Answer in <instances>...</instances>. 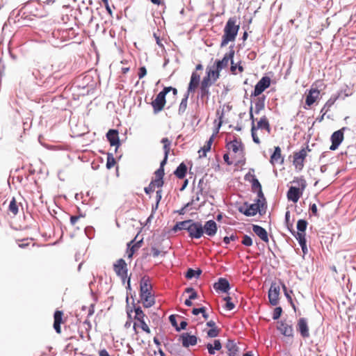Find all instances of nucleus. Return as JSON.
<instances>
[{
  "label": "nucleus",
  "instance_id": "f257e3e1",
  "mask_svg": "<svg viewBox=\"0 0 356 356\" xmlns=\"http://www.w3.org/2000/svg\"><path fill=\"white\" fill-rule=\"evenodd\" d=\"M152 285L149 276L144 275L140 281V299L143 307L149 308L155 304L154 295L152 294Z\"/></svg>",
  "mask_w": 356,
  "mask_h": 356
},
{
  "label": "nucleus",
  "instance_id": "f03ea898",
  "mask_svg": "<svg viewBox=\"0 0 356 356\" xmlns=\"http://www.w3.org/2000/svg\"><path fill=\"white\" fill-rule=\"evenodd\" d=\"M237 20L235 17H230L225 24L222 37L220 47H225L229 42H234L238 35L240 26L236 24Z\"/></svg>",
  "mask_w": 356,
  "mask_h": 356
},
{
  "label": "nucleus",
  "instance_id": "7ed1b4c3",
  "mask_svg": "<svg viewBox=\"0 0 356 356\" xmlns=\"http://www.w3.org/2000/svg\"><path fill=\"white\" fill-rule=\"evenodd\" d=\"M293 183H297L300 186V188L291 186L287 191L286 196L289 200L296 203L302 196L307 184L306 181L303 178H300V179L298 178H295Z\"/></svg>",
  "mask_w": 356,
  "mask_h": 356
},
{
  "label": "nucleus",
  "instance_id": "20e7f679",
  "mask_svg": "<svg viewBox=\"0 0 356 356\" xmlns=\"http://www.w3.org/2000/svg\"><path fill=\"white\" fill-rule=\"evenodd\" d=\"M41 10L42 5L37 1L33 0L25 3L24 6L18 11L16 17L21 16L22 18H26V16L24 15L28 13L31 15L42 17L44 15L40 13Z\"/></svg>",
  "mask_w": 356,
  "mask_h": 356
},
{
  "label": "nucleus",
  "instance_id": "39448f33",
  "mask_svg": "<svg viewBox=\"0 0 356 356\" xmlns=\"http://www.w3.org/2000/svg\"><path fill=\"white\" fill-rule=\"evenodd\" d=\"M261 200L257 199L255 203L249 204L248 202H245L243 206H240L238 208V211L245 215V216H254L257 213L262 215V211L264 210V203L260 204Z\"/></svg>",
  "mask_w": 356,
  "mask_h": 356
},
{
  "label": "nucleus",
  "instance_id": "423d86ee",
  "mask_svg": "<svg viewBox=\"0 0 356 356\" xmlns=\"http://www.w3.org/2000/svg\"><path fill=\"white\" fill-rule=\"evenodd\" d=\"M188 236L191 239H199L203 236L202 225L199 221L191 219V223L187 226Z\"/></svg>",
  "mask_w": 356,
  "mask_h": 356
},
{
  "label": "nucleus",
  "instance_id": "0eeeda50",
  "mask_svg": "<svg viewBox=\"0 0 356 356\" xmlns=\"http://www.w3.org/2000/svg\"><path fill=\"white\" fill-rule=\"evenodd\" d=\"M307 151H310L308 146H307L306 148L301 149L298 152H295L293 154V163L296 169L298 171L302 170L304 167V161L307 156Z\"/></svg>",
  "mask_w": 356,
  "mask_h": 356
},
{
  "label": "nucleus",
  "instance_id": "6e6552de",
  "mask_svg": "<svg viewBox=\"0 0 356 356\" xmlns=\"http://www.w3.org/2000/svg\"><path fill=\"white\" fill-rule=\"evenodd\" d=\"M270 86V78L267 76H263L255 85L254 90L251 93V97H258L266 89Z\"/></svg>",
  "mask_w": 356,
  "mask_h": 356
},
{
  "label": "nucleus",
  "instance_id": "1a4fd4ad",
  "mask_svg": "<svg viewBox=\"0 0 356 356\" xmlns=\"http://www.w3.org/2000/svg\"><path fill=\"white\" fill-rule=\"evenodd\" d=\"M234 45L229 47V51L226 53L221 60H216L214 63V67H217L218 70H222L223 68L228 65L229 60L231 61L234 56Z\"/></svg>",
  "mask_w": 356,
  "mask_h": 356
},
{
  "label": "nucleus",
  "instance_id": "9d476101",
  "mask_svg": "<svg viewBox=\"0 0 356 356\" xmlns=\"http://www.w3.org/2000/svg\"><path fill=\"white\" fill-rule=\"evenodd\" d=\"M198 340L201 341L197 336L189 332H184L179 336V341L184 348L195 346Z\"/></svg>",
  "mask_w": 356,
  "mask_h": 356
},
{
  "label": "nucleus",
  "instance_id": "9b49d317",
  "mask_svg": "<svg viewBox=\"0 0 356 356\" xmlns=\"http://www.w3.org/2000/svg\"><path fill=\"white\" fill-rule=\"evenodd\" d=\"M280 291V284H277L275 282H272L268 293L269 302L271 305L276 306L278 304Z\"/></svg>",
  "mask_w": 356,
  "mask_h": 356
},
{
  "label": "nucleus",
  "instance_id": "f8f14e48",
  "mask_svg": "<svg viewBox=\"0 0 356 356\" xmlns=\"http://www.w3.org/2000/svg\"><path fill=\"white\" fill-rule=\"evenodd\" d=\"M346 127H343L336 131H334L330 137L331 145L330 147V150H336L339 146L341 145L343 140V131L346 129Z\"/></svg>",
  "mask_w": 356,
  "mask_h": 356
},
{
  "label": "nucleus",
  "instance_id": "ddd939ff",
  "mask_svg": "<svg viewBox=\"0 0 356 356\" xmlns=\"http://www.w3.org/2000/svg\"><path fill=\"white\" fill-rule=\"evenodd\" d=\"M113 270L116 275L120 277L123 280L127 277V265L123 259H120L113 265Z\"/></svg>",
  "mask_w": 356,
  "mask_h": 356
},
{
  "label": "nucleus",
  "instance_id": "4468645a",
  "mask_svg": "<svg viewBox=\"0 0 356 356\" xmlns=\"http://www.w3.org/2000/svg\"><path fill=\"white\" fill-rule=\"evenodd\" d=\"M213 287L216 292L225 293H227L231 288L229 281L225 277H219L218 281L213 284Z\"/></svg>",
  "mask_w": 356,
  "mask_h": 356
},
{
  "label": "nucleus",
  "instance_id": "2eb2a0df",
  "mask_svg": "<svg viewBox=\"0 0 356 356\" xmlns=\"http://www.w3.org/2000/svg\"><path fill=\"white\" fill-rule=\"evenodd\" d=\"M203 234L212 237L215 236L218 231V225L215 220H209L202 225Z\"/></svg>",
  "mask_w": 356,
  "mask_h": 356
},
{
  "label": "nucleus",
  "instance_id": "dca6fc26",
  "mask_svg": "<svg viewBox=\"0 0 356 356\" xmlns=\"http://www.w3.org/2000/svg\"><path fill=\"white\" fill-rule=\"evenodd\" d=\"M106 136L111 146H115L116 151L118 147L120 145L118 131L117 129H111L106 133Z\"/></svg>",
  "mask_w": 356,
  "mask_h": 356
},
{
  "label": "nucleus",
  "instance_id": "f3484780",
  "mask_svg": "<svg viewBox=\"0 0 356 356\" xmlns=\"http://www.w3.org/2000/svg\"><path fill=\"white\" fill-rule=\"evenodd\" d=\"M296 329L297 331L300 332L302 337L307 338L309 337V326L307 320L305 318L298 319Z\"/></svg>",
  "mask_w": 356,
  "mask_h": 356
},
{
  "label": "nucleus",
  "instance_id": "a211bd4d",
  "mask_svg": "<svg viewBox=\"0 0 356 356\" xmlns=\"http://www.w3.org/2000/svg\"><path fill=\"white\" fill-rule=\"evenodd\" d=\"M279 325L277 329L279 332L285 337H293V328L292 325H289L284 321L278 322Z\"/></svg>",
  "mask_w": 356,
  "mask_h": 356
},
{
  "label": "nucleus",
  "instance_id": "6ab92c4d",
  "mask_svg": "<svg viewBox=\"0 0 356 356\" xmlns=\"http://www.w3.org/2000/svg\"><path fill=\"white\" fill-rule=\"evenodd\" d=\"M165 98L160 95H157L156 98L152 102V106L154 113L161 111L165 104Z\"/></svg>",
  "mask_w": 356,
  "mask_h": 356
},
{
  "label": "nucleus",
  "instance_id": "aec40b11",
  "mask_svg": "<svg viewBox=\"0 0 356 356\" xmlns=\"http://www.w3.org/2000/svg\"><path fill=\"white\" fill-rule=\"evenodd\" d=\"M200 81V76L196 72H193L186 92L190 94V92H194L199 86Z\"/></svg>",
  "mask_w": 356,
  "mask_h": 356
},
{
  "label": "nucleus",
  "instance_id": "412c9836",
  "mask_svg": "<svg viewBox=\"0 0 356 356\" xmlns=\"http://www.w3.org/2000/svg\"><path fill=\"white\" fill-rule=\"evenodd\" d=\"M282 150L279 146H276L274 148V151L270 156V162L272 165L275 163L282 164L284 163V157L282 156Z\"/></svg>",
  "mask_w": 356,
  "mask_h": 356
},
{
  "label": "nucleus",
  "instance_id": "4be33fe9",
  "mask_svg": "<svg viewBox=\"0 0 356 356\" xmlns=\"http://www.w3.org/2000/svg\"><path fill=\"white\" fill-rule=\"evenodd\" d=\"M226 147L228 149L232 150L234 153H236L241 149V152L243 151V145L240 139L236 137L232 141L227 142L226 144Z\"/></svg>",
  "mask_w": 356,
  "mask_h": 356
},
{
  "label": "nucleus",
  "instance_id": "5701e85b",
  "mask_svg": "<svg viewBox=\"0 0 356 356\" xmlns=\"http://www.w3.org/2000/svg\"><path fill=\"white\" fill-rule=\"evenodd\" d=\"M252 231L257 236L261 238V240L266 243L268 242L269 239L268 233L264 227L258 225H253Z\"/></svg>",
  "mask_w": 356,
  "mask_h": 356
},
{
  "label": "nucleus",
  "instance_id": "b1692460",
  "mask_svg": "<svg viewBox=\"0 0 356 356\" xmlns=\"http://www.w3.org/2000/svg\"><path fill=\"white\" fill-rule=\"evenodd\" d=\"M143 244V239L135 241V238L127 243V253L128 258H131L135 252L141 247Z\"/></svg>",
  "mask_w": 356,
  "mask_h": 356
},
{
  "label": "nucleus",
  "instance_id": "393cba45",
  "mask_svg": "<svg viewBox=\"0 0 356 356\" xmlns=\"http://www.w3.org/2000/svg\"><path fill=\"white\" fill-rule=\"evenodd\" d=\"M63 315V312L60 310H56L54 314V328L58 334L61 332L60 324L62 323Z\"/></svg>",
  "mask_w": 356,
  "mask_h": 356
},
{
  "label": "nucleus",
  "instance_id": "a878e982",
  "mask_svg": "<svg viewBox=\"0 0 356 356\" xmlns=\"http://www.w3.org/2000/svg\"><path fill=\"white\" fill-rule=\"evenodd\" d=\"M320 91L318 89L312 88L309 90V93L306 95L305 104L308 106H312L316 100Z\"/></svg>",
  "mask_w": 356,
  "mask_h": 356
},
{
  "label": "nucleus",
  "instance_id": "bb28decb",
  "mask_svg": "<svg viewBox=\"0 0 356 356\" xmlns=\"http://www.w3.org/2000/svg\"><path fill=\"white\" fill-rule=\"evenodd\" d=\"M187 173V166L184 162H181L174 171V175L180 179H184Z\"/></svg>",
  "mask_w": 356,
  "mask_h": 356
},
{
  "label": "nucleus",
  "instance_id": "cd10ccee",
  "mask_svg": "<svg viewBox=\"0 0 356 356\" xmlns=\"http://www.w3.org/2000/svg\"><path fill=\"white\" fill-rule=\"evenodd\" d=\"M225 347L228 350V356H236L238 351V347L233 340L229 339Z\"/></svg>",
  "mask_w": 356,
  "mask_h": 356
},
{
  "label": "nucleus",
  "instance_id": "c85d7f7f",
  "mask_svg": "<svg viewBox=\"0 0 356 356\" xmlns=\"http://www.w3.org/2000/svg\"><path fill=\"white\" fill-rule=\"evenodd\" d=\"M206 347L210 355H214L216 353V350H220L222 348V344L219 339H215L213 344L208 343L206 345Z\"/></svg>",
  "mask_w": 356,
  "mask_h": 356
},
{
  "label": "nucleus",
  "instance_id": "c756f323",
  "mask_svg": "<svg viewBox=\"0 0 356 356\" xmlns=\"http://www.w3.org/2000/svg\"><path fill=\"white\" fill-rule=\"evenodd\" d=\"M135 296H136V293L134 292V296L131 295V298L133 299V301L131 303L133 305V308H131V309H133V312H135L134 319L140 318H145L146 316L144 314L143 311L142 310V308L140 306H136L135 304V301H134Z\"/></svg>",
  "mask_w": 356,
  "mask_h": 356
},
{
  "label": "nucleus",
  "instance_id": "7c9ffc66",
  "mask_svg": "<svg viewBox=\"0 0 356 356\" xmlns=\"http://www.w3.org/2000/svg\"><path fill=\"white\" fill-rule=\"evenodd\" d=\"M280 284L282 285V288L283 289L285 297L286 298L288 302L290 303L291 306L293 307L294 311H296V307L293 303V299L291 298V293H293L292 290H288L284 282L280 280Z\"/></svg>",
  "mask_w": 356,
  "mask_h": 356
},
{
  "label": "nucleus",
  "instance_id": "2f4dec72",
  "mask_svg": "<svg viewBox=\"0 0 356 356\" xmlns=\"http://www.w3.org/2000/svg\"><path fill=\"white\" fill-rule=\"evenodd\" d=\"M266 96H258L255 102L254 112L256 114H259L261 111L265 108Z\"/></svg>",
  "mask_w": 356,
  "mask_h": 356
},
{
  "label": "nucleus",
  "instance_id": "473e14b6",
  "mask_svg": "<svg viewBox=\"0 0 356 356\" xmlns=\"http://www.w3.org/2000/svg\"><path fill=\"white\" fill-rule=\"evenodd\" d=\"M257 130V129H265L268 133L270 131V127L269 122L267 119V118L264 115L260 118V120L257 122V125L256 127Z\"/></svg>",
  "mask_w": 356,
  "mask_h": 356
},
{
  "label": "nucleus",
  "instance_id": "72a5a7b5",
  "mask_svg": "<svg viewBox=\"0 0 356 356\" xmlns=\"http://www.w3.org/2000/svg\"><path fill=\"white\" fill-rule=\"evenodd\" d=\"M202 271L200 268L193 269L191 268H188L185 273V277L188 280H191L193 278H198L202 274Z\"/></svg>",
  "mask_w": 356,
  "mask_h": 356
},
{
  "label": "nucleus",
  "instance_id": "f704fd0d",
  "mask_svg": "<svg viewBox=\"0 0 356 356\" xmlns=\"http://www.w3.org/2000/svg\"><path fill=\"white\" fill-rule=\"evenodd\" d=\"M191 223V219L177 222L172 228V230L174 232H177V231L180 230H186L187 231V226Z\"/></svg>",
  "mask_w": 356,
  "mask_h": 356
},
{
  "label": "nucleus",
  "instance_id": "c9c22d12",
  "mask_svg": "<svg viewBox=\"0 0 356 356\" xmlns=\"http://www.w3.org/2000/svg\"><path fill=\"white\" fill-rule=\"evenodd\" d=\"M189 94L186 92L182 98L178 109V114L181 115L186 111L187 108L188 99Z\"/></svg>",
  "mask_w": 356,
  "mask_h": 356
},
{
  "label": "nucleus",
  "instance_id": "e433bc0d",
  "mask_svg": "<svg viewBox=\"0 0 356 356\" xmlns=\"http://www.w3.org/2000/svg\"><path fill=\"white\" fill-rule=\"evenodd\" d=\"M252 191L253 193H256L259 190H262V186L259 179L256 177L255 175L252 176V179L250 180Z\"/></svg>",
  "mask_w": 356,
  "mask_h": 356
},
{
  "label": "nucleus",
  "instance_id": "4c0bfd02",
  "mask_svg": "<svg viewBox=\"0 0 356 356\" xmlns=\"http://www.w3.org/2000/svg\"><path fill=\"white\" fill-rule=\"evenodd\" d=\"M220 72L217 67L215 70L207 69L206 75H209V78L216 82L220 76Z\"/></svg>",
  "mask_w": 356,
  "mask_h": 356
},
{
  "label": "nucleus",
  "instance_id": "58836bf2",
  "mask_svg": "<svg viewBox=\"0 0 356 356\" xmlns=\"http://www.w3.org/2000/svg\"><path fill=\"white\" fill-rule=\"evenodd\" d=\"M8 210L14 216H16L18 213L19 208L15 197H13L12 200H10L8 206Z\"/></svg>",
  "mask_w": 356,
  "mask_h": 356
},
{
  "label": "nucleus",
  "instance_id": "ea45409f",
  "mask_svg": "<svg viewBox=\"0 0 356 356\" xmlns=\"http://www.w3.org/2000/svg\"><path fill=\"white\" fill-rule=\"evenodd\" d=\"M338 96L331 97L325 104L324 106L322 108L321 113L325 112L327 111V112L329 111L330 107L334 104L336 100L337 99Z\"/></svg>",
  "mask_w": 356,
  "mask_h": 356
},
{
  "label": "nucleus",
  "instance_id": "a19ab883",
  "mask_svg": "<svg viewBox=\"0 0 356 356\" xmlns=\"http://www.w3.org/2000/svg\"><path fill=\"white\" fill-rule=\"evenodd\" d=\"M170 90H172L174 96H176L177 95V88H173L172 86L164 87L163 89L161 92H159V95H160L162 97H164V98H165L166 95L170 92Z\"/></svg>",
  "mask_w": 356,
  "mask_h": 356
},
{
  "label": "nucleus",
  "instance_id": "79ce46f5",
  "mask_svg": "<svg viewBox=\"0 0 356 356\" xmlns=\"http://www.w3.org/2000/svg\"><path fill=\"white\" fill-rule=\"evenodd\" d=\"M308 222L305 219H300L297 222L298 232H305Z\"/></svg>",
  "mask_w": 356,
  "mask_h": 356
},
{
  "label": "nucleus",
  "instance_id": "37998d69",
  "mask_svg": "<svg viewBox=\"0 0 356 356\" xmlns=\"http://www.w3.org/2000/svg\"><path fill=\"white\" fill-rule=\"evenodd\" d=\"M210 91H209V88H205V87H201L200 88V92H199V97L203 99H209V97H210Z\"/></svg>",
  "mask_w": 356,
  "mask_h": 356
},
{
  "label": "nucleus",
  "instance_id": "c03bdc74",
  "mask_svg": "<svg viewBox=\"0 0 356 356\" xmlns=\"http://www.w3.org/2000/svg\"><path fill=\"white\" fill-rule=\"evenodd\" d=\"M236 69H238L240 72H242L244 70L243 67L241 65V62H239L237 64H235L234 62V58H232V60H231V67H230V70H231L232 73L234 74H236Z\"/></svg>",
  "mask_w": 356,
  "mask_h": 356
},
{
  "label": "nucleus",
  "instance_id": "a18cd8bd",
  "mask_svg": "<svg viewBox=\"0 0 356 356\" xmlns=\"http://www.w3.org/2000/svg\"><path fill=\"white\" fill-rule=\"evenodd\" d=\"M215 83L211 78H209V75H206L204 76L202 81L200 83L201 87L209 88L211 85Z\"/></svg>",
  "mask_w": 356,
  "mask_h": 356
},
{
  "label": "nucleus",
  "instance_id": "49530a36",
  "mask_svg": "<svg viewBox=\"0 0 356 356\" xmlns=\"http://www.w3.org/2000/svg\"><path fill=\"white\" fill-rule=\"evenodd\" d=\"M115 163H116V161H115V158L113 157V154L108 153L107 154V161H106V168L107 169L112 168L115 165Z\"/></svg>",
  "mask_w": 356,
  "mask_h": 356
},
{
  "label": "nucleus",
  "instance_id": "de8ad7c7",
  "mask_svg": "<svg viewBox=\"0 0 356 356\" xmlns=\"http://www.w3.org/2000/svg\"><path fill=\"white\" fill-rule=\"evenodd\" d=\"M290 232L298 242L306 238L305 232H296L295 230H290Z\"/></svg>",
  "mask_w": 356,
  "mask_h": 356
},
{
  "label": "nucleus",
  "instance_id": "09e8293b",
  "mask_svg": "<svg viewBox=\"0 0 356 356\" xmlns=\"http://www.w3.org/2000/svg\"><path fill=\"white\" fill-rule=\"evenodd\" d=\"M135 320L138 321L140 323V327L144 332H145L147 334L150 333V329L148 327L146 322L145 321V318H136Z\"/></svg>",
  "mask_w": 356,
  "mask_h": 356
},
{
  "label": "nucleus",
  "instance_id": "8fccbe9b",
  "mask_svg": "<svg viewBox=\"0 0 356 356\" xmlns=\"http://www.w3.org/2000/svg\"><path fill=\"white\" fill-rule=\"evenodd\" d=\"M219 333L220 329L218 327L211 328L207 332V337L210 338H214L218 337L219 335Z\"/></svg>",
  "mask_w": 356,
  "mask_h": 356
},
{
  "label": "nucleus",
  "instance_id": "3c124183",
  "mask_svg": "<svg viewBox=\"0 0 356 356\" xmlns=\"http://www.w3.org/2000/svg\"><path fill=\"white\" fill-rule=\"evenodd\" d=\"M184 292L186 293H190V299H197L198 297L197 291L194 289V288L191 286L186 288Z\"/></svg>",
  "mask_w": 356,
  "mask_h": 356
},
{
  "label": "nucleus",
  "instance_id": "603ef678",
  "mask_svg": "<svg viewBox=\"0 0 356 356\" xmlns=\"http://www.w3.org/2000/svg\"><path fill=\"white\" fill-rule=\"evenodd\" d=\"M256 193H257V197H258L257 199L261 200L260 204H263L264 203V212H265V209L267 207V203H266V200L265 198L264 193H263L262 190H259V191H258Z\"/></svg>",
  "mask_w": 356,
  "mask_h": 356
},
{
  "label": "nucleus",
  "instance_id": "864d4df0",
  "mask_svg": "<svg viewBox=\"0 0 356 356\" xmlns=\"http://www.w3.org/2000/svg\"><path fill=\"white\" fill-rule=\"evenodd\" d=\"M256 131H257L256 126L254 125V124H253V126H252V128H251V135H252V140L254 141V143H255L257 144H259L261 142H260L259 137L257 136Z\"/></svg>",
  "mask_w": 356,
  "mask_h": 356
},
{
  "label": "nucleus",
  "instance_id": "5fc2aeb1",
  "mask_svg": "<svg viewBox=\"0 0 356 356\" xmlns=\"http://www.w3.org/2000/svg\"><path fill=\"white\" fill-rule=\"evenodd\" d=\"M241 243L245 246L250 247L252 245V239L250 236L245 234L243 236Z\"/></svg>",
  "mask_w": 356,
  "mask_h": 356
},
{
  "label": "nucleus",
  "instance_id": "6e6d98bb",
  "mask_svg": "<svg viewBox=\"0 0 356 356\" xmlns=\"http://www.w3.org/2000/svg\"><path fill=\"white\" fill-rule=\"evenodd\" d=\"M154 187L161 188L164 184L163 179L155 177L154 179H152L150 182Z\"/></svg>",
  "mask_w": 356,
  "mask_h": 356
},
{
  "label": "nucleus",
  "instance_id": "4d7b16f0",
  "mask_svg": "<svg viewBox=\"0 0 356 356\" xmlns=\"http://www.w3.org/2000/svg\"><path fill=\"white\" fill-rule=\"evenodd\" d=\"M282 314V308L281 307H277L274 309L273 313V319L277 320L280 318Z\"/></svg>",
  "mask_w": 356,
  "mask_h": 356
},
{
  "label": "nucleus",
  "instance_id": "13d9d810",
  "mask_svg": "<svg viewBox=\"0 0 356 356\" xmlns=\"http://www.w3.org/2000/svg\"><path fill=\"white\" fill-rule=\"evenodd\" d=\"M223 115H224V113H223V111L221 112V114L219 116V122H218V124H217L215 130L213 131V133L211 136H214V137L216 136V134H218V133L219 132V130L220 129V127L222 126V118H223Z\"/></svg>",
  "mask_w": 356,
  "mask_h": 356
},
{
  "label": "nucleus",
  "instance_id": "bf43d9fd",
  "mask_svg": "<svg viewBox=\"0 0 356 356\" xmlns=\"http://www.w3.org/2000/svg\"><path fill=\"white\" fill-rule=\"evenodd\" d=\"M85 234L88 238H92L95 235V229L91 226H88L85 228Z\"/></svg>",
  "mask_w": 356,
  "mask_h": 356
},
{
  "label": "nucleus",
  "instance_id": "052dcab7",
  "mask_svg": "<svg viewBox=\"0 0 356 356\" xmlns=\"http://www.w3.org/2000/svg\"><path fill=\"white\" fill-rule=\"evenodd\" d=\"M236 240H238L237 235L233 234L230 236H225L223 238V242L226 245L229 244L231 241H235Z\"/></svg>",
  "mask_w": 356,
  "mask_h": 356
},
{
  "label": "nucleus",
  "instance_id": "680f3d73",
  "mask_svg": "<svg viewBox=\"0 0 356 356\" xmlns=\"http://www.w3.org/2000/svg\"><path fill=\"white\" fill-rule=\"evenodd\" d=\"M155 177L163 179L165 175L164 168L159 167L154 172Z\"/></svg>",
  "mask_w": 356,
  "mask_h": 356
},
{
  "label": "nucleus",
  "instance_id": "e2e57ef3",
  "mask_svg": "<svg viewBox=\"0 0 356 356\" xmlns=\"http://www.w3.org/2000/svg\"><path fill=\"white\" fill-rule=\"evenodd\" d=\"M188 325V323L186 321H182L180 322L179 325L177 324V327L175 330L177 332H180L181 330H186Z\"/></svg>",
  "mask_w": 356,
  "mask_h": 356
},
{
  "label": "nucleus",
  "instance_id": "0e129e2a",
  "mask_svg": "<svg viewBox=\"0 0 356 356\" xmlns=\"http://www.w3.org/2000/svg\"><path fill=\"white\" fill-rule=\"evenodd\" d=\"M147 74V69L145 66H142L138 69V78L139 79H143Z\"/></svg>",
  "mask_w": 356,
  "mask_h": 356
},
{
  "label": "nucleus",
  "instance_id": "69168bd1",
  "mask_svg": "<svg viewBox=\"0 0 356 356\" xmlns=\"http://www.w3.org/2000/svg\"><path fill=\"white\" fill-rule=\"evenodd\" d=\"M169 321L171 323L172 326L176 329L177 327V322L176 320V315L175 314H171L168 317Z\"/></svg>",
  "mask_w": 356,
  "mask_h": 356
},
{
  "label": "nucleus",
  "instance_id": "338daca9",
  "mask_svg": "<svg viewBox=\"0 0 356 356\" xmlns=\"http://www.w3.org/2000/svg\"><path fill=\"white\" fill-rule=\"evenodd\" d=\"M211 149L209 147H206L205 145L199 150V153L202 152V154H200V157H205L207 156V153L209 152Z\"/></svg>",
  "mask_w": 356,
  "mask_h": 356
},
{
  "label": "nucleus",
  "instance_id": "774afa93",
  "mask_svg": "<svg viewBox=\"0 0 356 356\" xmlns=\"http://www.w3.org/2000/svg\"><path fill=\"white\" fill-rule=\"evenodd\" d=\"M154 187L151 183H149L148 186L145 187V188H144V191L147 195H149L151 193H152L154 191Z\"/></svg>",
  "mask_w": 356,
  "mask_h": 356
}]
</instances>
